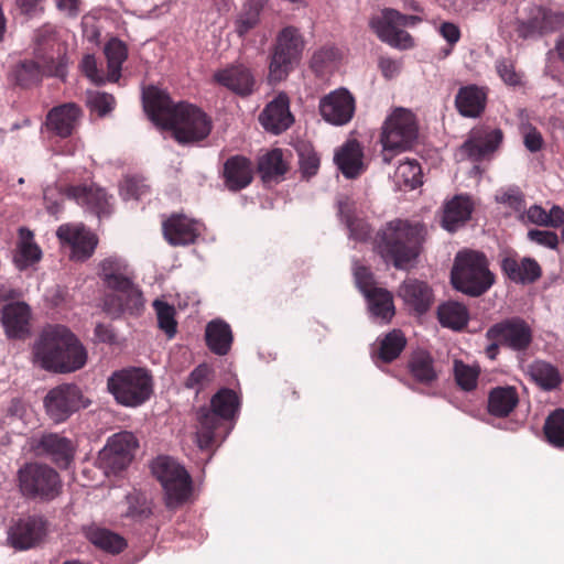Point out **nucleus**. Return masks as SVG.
Listing matches in <instances>:
<instances>
[{
    "mask_svg": "<svg viewBox=\"0 0 564 564\" xmlns=\"http://www.w3.org/2000/svg\"><path fill=\"white\" fill-rule=\"evenodd\" d=\"M143 107L149 118L172 131L180 144L205 140L213 128L212 119L200 108L186 101L174 104L163 90L150 86L143 91Z\"/></svg>",
    "mask_w": 564,
    "mask_h": 564,
    "instance_id": "f257e3e1",
    "label": "nucleus"
},
{
    "mask_svg": "<svg viewBox=\"0 0 564 564\" xmlns=\"http://www.w3.org/2000/svg\"><path fill=\"white\" fill-rule=\"evenodd\" d=\"M34 360L43 369L67 373L83 368L87 351L78 338L65 326L45 327L33 348Z\"/></svg>",
    "mask_w": 564,
    "mask_h": 564,
    "instance_id": "f03ea898",
    "label": "nucleus"
},
{
    "mask_svg": "<svg viewBox=\"0 0 564 564\" xmlns=\"http://www.w3.org/2000/svg\"><path fill=\"white\" fill-rule=\"evenodd\" d=\"M425 234L420 223L393 219L378 230L375 247L386 263L408 270L422 252Z\"/></svg>",
    "mask_w": 564,
    "mask_h": 564,
    "instance_id": "7ed1b4c3",
    "label": "nucleus"
},
{
    "mask_svg": "<svg viewBox=\"0 0 564 564\" xmlns=\"http://www.w3.org/2000/svg\"><path fill=\"white\" fill-rule=\"evenodd\" d=\"M128 265L120 258L109 257L100 263V276L106 286L116 292L105 299V311L113 316L122 313L140 314L144 307L143 294L127 274Z\"/></svg>",
    "mask_w": 564,
    "mask_h": 564,
    "instance_id": "20e7f679",
    "label": "nucleus"
},
{
    "mask_svg": "<svg viewBox=\"0 0 564 564\" xmlns=\"http://www.w3.org/2000/svg\"><path fill=\"white\" fill-rule=\"evenodd\" d=\"M453 288L471 297L487 293L496 282L487 257L475 250L459 251L451 271Z\"/></svg>",
    "mask_w": 564,
    "mask_h": 564,
    "instance_id": "39448f33",
    "label": "nucleus"
},
{
    "mask_svg": "<svg viewBox=\"0 0 564 564\" xmlns=\"http://www.w3.org/2000/svg\"><path fill=\"white\" fill-rule=\"evenodd\" d=\"M107 388L118 404L138 408L153 394V377L145 368L127 367L111 373Z\"/></svg>",
    "mask_w": 564,
    "mask_h": 564,
    "instance_id": "423d86ee",
    "label": "nucleus"
},
{
    "mask_svg": "<svg viewBox=\"0 0 564 564\" xmlns=\"http://www.w3.org/2000/svg\"><path fill=\"white\" fill-rule=\"evenodd\" d=\"M485 336L489 341L485 354L491 360L497 358L501 347L523 352L530 348L533 341L531 326L519 316L507 317L492 324L486 330Z\"/></svg>",
    "mask_w": 564,
    "mask_h": 564,
    "instance_id": "0eeeda50",
    "label": "nucleus"
},
{
    "mask_svg": "<svg viewBox=\"0 0 564 564\" xmlns=\"http://www.w3.org/2000/svg\"><path fill=\"white\" fill-rule=\"evenodd\" d=\"M419 134L415 115L404 108H397L384 120L380 135L382 160L390 163L394 152L409 150Z\"/></svg>",
    "mask_w": 564,
    "mask_h": 564,
    "instance_id": "6e6552de",
    "label": "nucleus"
},
{
    "mask_svg": "<svg viewBox=\"0 0 564 564\" xmlns=\"http://www.w3.org/2000/svg\"><path fill=\"white\" fill-rule=\"evenodd\" d=\"M304 46V37L297 28L288 25L278 33L270 53V82H281L289 76L301 61Z\"/></svg>",
    "mask_w": 564,
    "mask_h": 564,
    "instance_id": "1a4fd4ad",
    "label": "nucleus"
},
{
    "mask_svg": "<svg viewBox=\"0 0 564 564\" xmlns=\"http://www.w3.org/2000/svg\"><path fill=\"white\" fill-rule=\"evenodd\" d=\"M18 485L23 497L40 501H51L62 491L59 474L42 463L24 464L18 471Z\"/></svg>",
    "mask_w": 564,
    "mask_h": 564,
    "instance_id": "9d476101",
    "label": "nucleus"
},
{
    "mask_svg": "<svg viewBox=\"0 0 564 564\" xmlns=\"http://www.w3.org/2000/svg\"><path fill=\"white\" fill-rule=\"evenodd\" d=\"M152 471L164 489L169 509H175L187 501L192 494V478L183 466L163 456L153 462Z\"/></svg>",
    "mask_w": 564,
    "mask_h": 564,
    "instance_id": "9b49d317",
    "label": "nucleus"
},
{
    "mask_svg": "<svg viewBox=\"0 0 564 564\" xmlns=\"http://www.w3.org/2000/svg\"><path fill=\"white\" fill-rule=\"evenodd\" d=\"M67 69L66 53H57V59H23L12 69V78L21 88H31L41 84L44 76L64 79Z\"/></svg>",
    "mask_w": 564,
    "mask_h": 564,
    "instance_id": "f8f14e48",
    "label": "nucleus"
},
{
    "mask_svg": "<svg viewBox=\"0 0 564 564\" xmlns=\"http://www.w3.org/2000/svg\"><path fill=\"white\" fill-rule=\"evenodd\" d=\"M138 447L139 442L133 433L128 431L116 433L109 437L100 452L99 460L105 468L117 474L131 464Z\"/></svg>",
    "mask_w": 564,
    "mask_h": 564,
    "instance_id": "ddd939ff",
    "label": "nucleus"
},
{
    "mask_svg": "<svg viewBox=\"0 0 564 564\" xmlns=\"http://www.w3.org/2000/svg\"><path fill=\"white\" fill-rule=\"evenodd\" d=\"M47 533V521L37 514L12 520L8 529V543L15 550H29L39 545Z\"/></svg>",
    "mask_w": 564,
    "mask_h": 564,
    "instance_id": "4468645a",
    "label": "nucleus"
},
{
    "mask_svg": "<svg viewBox=\"0 0 564 564\" xmlns=\"http://www.w3.org/2000/svg\"><path fill=\"white\" fill-rule=\"evenodd\" d=\"M82 392L76 384L64 383L48 391L44 405L54 423L66 421L79 409Z\"/></svg>",
    "mask_w": 564,
    "mask_h": 564,
    "instance_id": "2eb2a0df",
    "label": "nucleus"
},
{
    "mask_svg": "<svg viewBox=\"0 0 564 564\" xmlns=\"http://www.w3.org/2000/svg\"><path fill=\"white\" fill-rule=\"evenodd\" d=\"M393 9L386 8L380 14L373 15L369 20V28L378 36V39L398 50H410L414 47V39L412 35L402 30L397 23L393 14Z\"/></svg>",
    "mask_w": 564,
    "mask_h": 564,
    "instance_id": "dca6fc26",
    "label": "nucleus"
},
{
    "mask_svg": "<svg viewBox=\"0 0 564 564\" xmlns=\"http://www.w3.org/2000/svg\"><path fill=\"white\" fill-rule=\"evenodd\" d=\"M319 112L329 123L346 124L354 116L355 99L347 89H337L321 99Z\"/></svg>",
    "mask_w": 564,
    "mask_h": 564,
    "instance_id": "f3484780",
    "label": "nucleus"
},
{
    "mask_svg": "<svg viewBox=\"0 0 564 564\" xmlns=\"http://www.w3.org/2000/svg\"><path fill=\"white\" fill-rule=\"evenodd\" d=\"M503 133L500 129L480 127L473 129L468 140L462 145L464 153L473 161L479 162L495 152L502 142Z\"/></svg>",
    "mask_w": 564,
    "mask_h": 564,
    "instance_id": "a211bd4d",
    "label": "nucleus"
},
{
    "mask_svg": "<svg viewBox=\"0 0 564 564\" xmlns=\"http://www.w3.org/2000/svg\"><path fill=\"white\" fill-rule=\"evenodd\" d=\"M213 78L215 83L240 97L250 96L256 90V77L252 70L243 64L230 65L219 69Z\"/></svg>",
    "mask_w": 564,
    "mask_h": 564,
    "instance_id": "6ab92c4d",
    "label": "nucleus"
},
{
    "mask_svg": "<svg viewBox=\"0 0 564 564\" xmlns=\"http://www.w3.org/2000/svg\"><path fill=\"white\" fill-rule=\"evenodd\" d=\"M56 236L62 242L70 246L72 259L76 261L89 259L98 243L96 235L84 227L62 225L58 227Z\"/></svg>",
    "mask_w": 564,
    "mask_h": 564,
    "instance_id": "aec40b11",
    "label": "nucleus"
},
{
    "mask_svg": "<svg viewBox=\"0 0 564 564\" xmlns=\"http://www.w3.org/2000/svg\"><path fill=\"white\" fill-rule=\"evenodd\" d=\"M35 451L48 457L59 467H68L74 459L75 446L73 442L58 433H44L37 440Z\"/></svg>",
    "mask_w": 564,
    "mask_h": 564,
    "instance_id": "412c9836",
    "label": "nucleus"
},
{
    "mask_svg": "<svg viewBox=\"0 0 564 564\" xmlns=\"http://www.w3.org/2000/svg\"><path fill=\"white\" fill-rule=\"evenodd\" d=\"M64 194L98 217L110 214L109 197L104 188L95 185H68L64 188Z\"/></svg>",
    "mask_w": 564,
    "mask_h": 564,
    "instance_id": "4be33fe9",
    "label": "nucleus"
},
{
    "mask_svg": "<svg viewBox=\"0 0 564 564\" xmlns=\"http://www.w3.org/2000/svg\"><path fill=\"white\" fill-rule=\"evenodd\" d=\"M165 240L171 246H187L199 236L198 223L182 214H173L162 223Z\"/></svg>",
    "mask_w": 564,
    "mask_h": 564,
    "instance_id": "5701e85b",
    "label": "nucleus"
},
{
    "mask_svg": "<svg viewBox=\"0 0 564 564\" xmlns=\"http://www.w3.org/2000/svg\"><path fill=\"white\" fill-rule=\"evenodd\" d=\"M262 127L274 134H279L291 127L294 118L290 111L289 97L279 94L269 102L259 116Z\"/></svg>",
    "mask_w": 564,
    "mask_h": 564,
    "instance_id": "b1692460",
    "label": "nucleus"
},
{
    "mask_svg": "<svg viewBox=\"0 0 564 564\" xmlns=\"http://www.w3.org/2000/svg\"><path fill=\"white\" fill-rule=\"evenodd\" d=\"M253 164L245 155L236 154L229 156L223 169V178L225 186L230 192H239L248 187L253 181Z\"/></svg>",
    "mask_w": 564,
    "mask_h": 564,
    "instance_id": "393cba45",
    "label": "nucleus"
},
{
    "mask_svg": "<svg viewBox=\"0 0 564 564\" xmlns=\"http://www.w3.org/2000/svg\"><path fill=\"white\" fill-rule=\"evenodd\" d=\"M83 115L79 106L74 102L52 108L46 116V127L61 138L70 137Z\"/></svg>",
    "mask_w": 564,
    "mask_h": 564,
    "instance_id": "a878e982",
    "label": "nucleus"
},
{
    "mask_svg": "<svg viewBox=\"0 0 564 564\" xmlns=\"http://www.w3.org/2000/svg\"><path fill=\"white\" fill-rule=\"evenodd\" d=\"M502 273L512 282L529 284L542 275L540 264L532 258L519 260L516 256H507L501 260Z\"/></svg>",
    "mask_w": 564,
    "mask_h": 564,
    "instance_id": "bb28decb",
    "label": "nucleus"
},
{
    "mask_svg": "<svg viewBox=\"0 0 564 564\" xmlns=\"http://www.w3.org/2000/svg\"><path fill=\"white\" fill-rule=\"evenodd\" d=\"M487 105V89L477 85L460 87L455 97L457 111L466 118L480 117Z\"/></svg>",
    "mask_w": 564,
    "mask_h": 564,
    "instance_id": "cd10ccee",
    "label": "nucleus"
},
{
    "mask_svg": "<svg viewBox=\"0 0 564 564\" xmlns=\"http://www.w3.org/2000/svg\"><path fill=\"white\" fill-rule=\"evenodd\" d=\"M404 303L419 314L425 313L433 301L432 289L426 282L417 279H406L402 282L398 292Z\"/></svg>",
    "mask_w": 564,
    "mask_h": 564,
    "instance_id": "c85d7f7f",
    "label": "nucleus"
},
{
    "mask_svg": "<svg viewBox=\"0 0 564 564\" xmlns=\"http://www.w3.org/2000/svg\"><path fill=\"white\" fill-rule=\"evenodd\" d=\"M364 152L357 140H348L335 154V162L347 178H356L365 171Z\"/></svg>",
    "mask_w": 564,
    "mask_h": 564,
    "instance_id": "c756f323",
    "label": "nucleus"
},
{
    "mask_svg": "<svg viewBox=\"0 0 564 564\" xmlns=\"http://www.w3.org/2000/svg\"><path fill=\"white\" fill-rule=\"evenodd\" d=\"M411 378L423 386H432L438 379L433 356L424 349L413 351L408 361Z\"/></svg>",
    "mask_w": 564,
    "mask_h": 564,
    "instance_id": "7c9ffc66",
    "label": "nucleus"
},
{
    "mask_svg": "<svg viewBox=\"0 0 564 564\" xmlns=\"http://www.w3.org/2000/svg\"><path fill=\"white\" fill-rule=\"evenodd\" d=\"M474 205L467 195H456L445 203L442 225L448 231H455L471 216Z\"/></svg>",
    "mask_w": 564,
    "mask_h": 564,
    "instance_id": "2f4dec72",
    "label": "nucleus"
},
{
    "mask_svg": "<svg viewBox=\"0 0 564 564\" xmlns=\"http://www.w3.org/2000/svg\"><path fill=\"white\" fill-rule=\"evenodd\" d=\"M205 340L209 350L215 355H227L234 340L229 324L221 319L209 322L205 329Z\"/></svg>",
    "mask_w": 564,
    "mask_h": 564,
    "instance_id": "473e14b6",
    "label": "nucleus"
},
{
    "mask_svg": "<svg viewBox=\"0 0 564 564\" xmlns=\"http://www.w3.org/2000/svg\"><path fill=\"white\" fill-rule=\"evenodd\" d=\"M30 308L25 303L7 304L2 311V323L8 336L19 337L29 329Z\"/></svg>",
    "mask_w": 564,
    "mask_h": 564,
    "instance_id": "72a5a7b5",
    "label": "nucleus"
},
{
    "mask_svg": "<svg viewBox=\"0 0 564 564\" xmlns=\"http://www.w3.org/2000/svg\"><path fill=\"white\" fill-rule=\"evenodd\" d=\"M518 403L519 395L514 387H495L488 395V412L496 417H506Z\"/></svg>",
    "mask_w": 564,
    "mask_h": 564,
    "instance_id": "f704fd0d",
    "label": "nucleus"
},
{
    "mask_svg": "<svg viewBox=\"0 0 564 564\" xmlns=\"http://www.w3.org/2000/svg\"><path fill=\"white\" fill-rule=\"evenodd\" d=\"M227 421L213 409L202 408L198 412L199 426L196 432L198 446L208 448L216 440L217 431Z\"/></svg>",
    "mask_w": 564,
    "mask_h": 564,
    "instance_id": "c9c22d12",
    "label": "nucleus"
},
{
    "mask_svg": "<svg viewBox=\"0 0 564 564\" xmlns=\"http://www.w3.org/2000/svg\"><path fill=\"white\" fill-rule=\"evenodd\" d=\"M42 257L40 247L34 242V236L28 228L19 229V242L14 254V262L18 268L24 269L37 261Z\"/></svg>",
    "mask_w": 564,
    "mask_h": 564,
    "instance_id": "e433bc0d",
    "label": "nucleus"
},
{
    "mask_svg": "<svg viewBox=\"0 0 564 564\" xmlns=\"http://www.w3.org/2000/svg\"><path fill=\"white\" fill-rule=\"evenodd\" d=\"M437 318L443 327L462 330L469 321L467 307L458 302H446L438 306Z\"/></svg>",
    "mask_w": 564,
    "mask_h": 564,
    "instance_id": "4c0bfd02",
    "label": "nucleus"
},
{
    "mask_svg": "<svg viewBox=\"0 0 564 564\" xmlns=\"http://www.w3.org/2000/svg\"><path fill=\"white\" fill-rule=\"evenodd\" d=\"M104 52L108 64L107 80L116 83L121 76L122 64L128 57V47L121 40L112 37L105 45Z\"/></svg>",
    "mask_w": 564,
    "mask_h": 564,
    "instance_id": "58836bf2",
    "label": "nucleus"
},
{
    "mask_svg": "<svg viewBox=\"0 0 564 564\" xmlns=\"http://www.w3.org/2000/svg\"><path fill=\"white\" fill-rule=\"evenodd\" d=\"M370 313L383 322H389L395 313L393 296L390 291L383 288H377L366 294Z\"/></svg>",
    "mask_w": 564,
    "mask_h": 564,
    "instance_id": "ea45409f",
    "label": "nucleus"
},
{
    "mask_svg": "<svg viewBox=\"0 0 564 564\" xmlns=\"http://www.w3.org/2000/svg\"><path fill=\"white\" fill-rule=\"evenodd\" d=\"M529 375L545 391L556 389L562 382L558 369L544 360L533 361L529 366Z\"/></svg>",
    "mask_w": 564,
    "mask_h": 564,
    "instance_id": "a19ab883",
    "label": "nucleus"
},
{
    "mask_svg": "<svg viewBox=\"0 0 564 564\" xmlns=\"http://www.w3.org/2000/svg\"><path fill=\"white\" fill-rule=\"evenodd\" d=\"M338 215L346 224L351 236L355 239L364 240L369 234V229L361 219L355 215V203L348 196H340L337 200Z\"/></svg>",
    "mask_w": 564,
    "mask_h": 564,
    "instance_id": "79ce46f5",
    "label": "nucleus"
},
{
    "mask_svg": "<svg viewBox=\"0 0 564 564\" xmlns=\"http://www.w3.org/2000/svg\"><path fill=\"white\" fill-rule=\"evenodd\" d=\"M406 346V338L399 329H393L379 340L377 358L384 364L395 360Z\"/></svg>",
    "mask_w": 564,
    "mask_h": 564,
    "instance_id": "37998d69",
    "label": "nucleus"
},
{
    "mask_svg": "<svg viewBox=\"0 0 564 564\" xmlns=\"http://www.w3.org/2000/svg\"><path fill=\"white\" fill-rule=\"evenodd\" d=\"M258 171L264 182L283 176L288 166L283 160L281 149H273L259 159Z\"/></svg>",
    "mask_w": 564,
    "mask_h": 564,
    "instance_id": "c03bdc74",
    "label": "nucleus"
},
{
    "mask_svg": "<svg viewBox=\"0 0 564 564\" xmlns=\"http://www.w3.org/2000/svg\"><path fill=\"white\" fill-rule=\"evenodd\" d=\"M57 43V32L55 26L44 24L35 31L34 34V57L36 59H57L53 52Z\"/></svg>",
    "mask_w": 564,
    "mask_h": 564,
    "instance_id": "a18cd8bd",
    "label": "nucleus"
},
{
    "mask_svg": "<svg viewBox=\"0 0 564 564\" xmlns=\"http://www.w3.org/2000/svg\"><path fill=\"white\" fill-rule=\"evenodd\" d=\"M543 434L551 446L564 449V409H555L546 416Z\"/></svg>",
    "mask_w": 564,
    "mask_h": 564,
    "instance_id": "49530a36",
    "label": "nucleus"
},
{
    "mask_svg": "<svg viewBox=\"0 0 564 564\" xmlns=\"http://www.w3.org/2000/svg\"><path fill=\"white\" fill-rule=\"evenodd\" d=\"M89 540L99 549L111 554H119L127 547V541L121 535L107 529L91 530Z\"/></svg>",
    "mask_w": 564,
    "mask_h": 564,
    "instance_id": "de8ad7c7",
    "label": "nucleus"
},
{
    "mask_svg": "<svg viewBox=\"0 0 564 564\" xmlns=\"http://www.w3.org/2000/svg\"><path fill=\"white\" fill-rule=\"evenodd\" d=\"M238 408V395L228 388L220 389L210 400V409L223 415L226 420L232 419Z\"/></svg>",
    "mask_w": 564,
    "mask_h": 564,
    "instance_id": "09e8293b",
    "label": "nucleus"
},
{
    "mask_svg": "<svg viewBox=\"0 0 564 564\" xmlns=\"http://www.w3.org/2000/svg\"><path fill=\"white\" fill-rule=\"evenodd\" d=\"M86 106L90 116L96 115L98 118H105L113 111L116 99L111 94L105 91L88 90Z\"/></svg>",
    "mask_w": 564,
    "mask_h": 564,
    "instance_id": "8fccbe9b",
    "label": "nucleus"
},
{
    "mask_svg": "<svg viewBox=\"0 0 564 564\" xmlns=\"http://www.w3.org/2000/svg\"><path fill=\"white\" fill-rule=\"evenodd\" d=\"M153 307L156 313L159 328L163 330L169 338H173L177 332L175 307L161 300H155Z\"/></svg>",
    "mask_w": 564,
    "mask_h": 564,
    "instance_id": "3c124183",
    "label": "nucleus"
},
{
    "mask_svg": "<svg viewBox=\"0 0 564 564\" xmlns=\"http://www.w3.org/2000/svg\"><path fill=\"white\" fill-rule=\"evenodd\" d=\"M126 501L128 505L126 517L142 521L152 514V505L144 494L134 490L126 496Z\"/></svg>",
    "mask_w": 564,
    "mask_h": 564,
    "instance_id": "603ef678",
    "label": "nucleus"
},
{
    "mask_svg": "<svg viewBox=\"0 0 564 564\" xmlns=\"http://www.w3.org/2000/svg\"><path fill=\"white\" fill-rule=\"evenodd\" d=\"M395 180L411 189L422 184V169L416 161H404L400 163L394 173Z\"/></svg>",
    "mask_w": 564,
    "mask_h": 564,
    "instance_id": "864d4df0",
    "label": "nucleus"
},
{
    "mask_svg": "<svg viewBox=\"0 0 564 564\" xmlns=\"http://www.w3.org/2000/svg\"><path fill=\"white\" fill-rule=\"evenodd\" d=\"M479 368L466 365L462 360L454 361V377L457 386L464 391H473L477 388Z\"/></svg>",
    "mask_w": 564,
    "mask_h": 564,
    "instance_id": "5fc2aeb1",
    "label": "nucleus"
},
{
    "mask_svg": "<svg viewBox=\"0 0 564 564\" xmlns=\"http://www.w3.org/2000/svg\"><path fill=\"white\" fill-rule=\"evenodd\" d=\"M215 379V370L208 364H200L186 378L184 386L187 389H195L199 393L207 388Z\"/></svg>",
    "mask_w": 564,
    "mask_h": 564,
    "instance_id": "6e6d98bb",
    "label": "nucleus"
},
{
    "mask_svg": "<svg viewBox=\"0 0 564 564\" xmlns=\"http://www.w3.org/2000/svg\"><path fill=\"white\" fill-rule=\"evenodd\" d=\"M299 163L303 177L310 178L317 174L321 159L310 145H302L299 150Z\"/></svg>",
    "mask_w": 564,
    "mask_h": 564,
    "instance_id": "4d7b16f0",
    "label": "nucleus"
},
{
    "mask_svg": "<svg viewBox=\"0 0 564 564\" xmlns=\"http://www.w3.org/2000/svg\"><path fill=\"white\" fill-rule=\"evenodd\" d=\"M260 21V8L254 4H249L243 8L235 22L236 32L239 36L246 35L249 31L254 29Z\"/></svg>",
    "mask_w": 564,
    "mask_h": 564,
    "instance_id": "13d9d810",
    "label": "nucleus"
},
{
    "mask_svg": "<svg viewBox=\"0 0 564 564\" xmlns=\"http://www.w3.org/2000/svg\"><path fill=\"white\" fill-rule=\"evenodd\" d=\"M496 68L500 78L509 86H520L522 84V75L516 70L512 61L502 58L497 61Z\"/></svg>",
    "mask_w": 564,
    "mask_h": 564,
    "instance_id": "bf43d9fd",
    "label": "nucleus"
},
{
    "mask_svg": "<svg viewBox=\"0 0 564 564\" xmlns=\"http://www.w3.org/2000/svg\"><path fill=\"white\" fill-rule=\"evenodd\" d=\"M82 73L94 84L102 85L106 83L101 72L98 68L95 55L86 54L80 62Z\"/></svg>",
    "mask_w": 564,
    "mask_h": 564,
    "instance_id": "052dcab7",
    "label": "nucleus"
},
{
    "mask_svg": "<svg viewBox=\"0 0 564 564\" xmlns=\"http://www.w3.org/2000/svg\"><path fill=\"white\" fill-rule=\"evenodd\" d=\"M354 275L356 284L364 295L378 288L375 285V278L369 268L365 265H358L355 268Z\"/></svg>",
    "mask_w": 564,
    "mask_h": 564,
    "instance_id": "680f3d73",
    "label": "nucleus"
},
{
    "mask_svg": "<svg viewBox=\"0 0 564 564\" xmlns=\"http://www.w3.org/2000/svg\"><path fill=\"white\" fill-rule=\"evenodd\" d=\"M147 192V186L135 177H127L121 186V194L126 199H139Z\"/></svg>",
    "mask_w": 564,
    "mask_h": 564,
    "instance_id": "e2e57ef3",
    "label": "nucleus"
},
{
    "mask_svg": "<svg viewBox=\"0 0 564 564\" xmlns=\"http://www.w3.org/2000/svg\"><path fill=\"white\" fill-rule=\"evenodd\" d=\"M528 235L532 241L551 249H555L558 245V237L553 231L532 229Z\"/></svg>",
    "mask_w": 564,
    "mask_h": 564,
    "instance_id": "0e129e2a",
    "label": "nucleus"
},
{
    "mask_svg": "<svg viewBox=\"0 0 564 564\" xmlns=\"http://www.w3.org/2000/svg\"><path fill=\"white\" fill-rule=\"evenodd\" d=\"M378 67L386 79H391L400 73L401 62L388 56H381L378 62Z\"/></svg>",
    "mask_w": 564,
    "mask_h": 564,
    "instance_id": "69168bd1",
    "label": "nucleus"
},
{
    "mask_svg": "<svg viewBox=\"0 0 564 564\" xmlns=\"http://www.w3.org/2000/svg\"><path fill=\"white\" fill-rule=\"evenodd\" d=\"M517 32L519 36L528 39L535 34H541L542 28L538 19H530L528 21H521L518 25Z\"/></svg>",
    "mask_w": 564,
    "mask_h": 564,
    "instance_id": "338daca9",
    "label": "nucleus"
},
{
    "mask_svg": "<svg viewBox=\"0 0 564 564\" xmlns=\"http://www.w3.org/2000/svg\"><path fill=\"white\" fill-rule=\"evenodd\" d=\"M440 33L447 41L451 47L460 39L459 28L452 22H443L440 26Z\"/></svg>",
    "mask_w": 564,
    "mask_h": 564,
    "instance_id": "774afa93",
    "label": "nucleus"
}]
</instances>
